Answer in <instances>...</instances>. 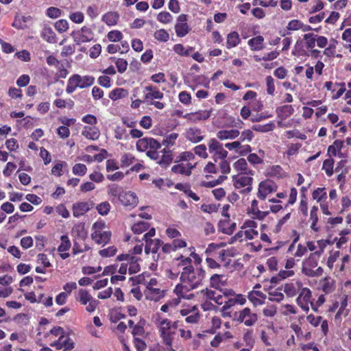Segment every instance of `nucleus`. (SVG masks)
Segmentation results:
<instances>
[{
    "label": "nucleus",
    "instance_id": "nucleus-12",
    "mask_svg": "<svg viewBox=\"0 0 351 351\" xmlns=\"http://www.w3.org/2000/svg\"><path fill=\"white\" fill-rule=\"evenodd\" d=\"M296 302L302 311L307 313L310 309V306L311 307V303L313 302L311 289L308 287H303L298 293Z\"/></svg>",
    "mask_w": 351,
    "mask_h": 351
},
{
    "label": "nucleus",
    "instance_id": "nucleus-60",
    "mask_svg": "<svg viewBox=\"0 0 351 351\" xmlns=\"http://www.w3.org/2000/svg\"><path fill=\"white\" fill-rule=\"evenodd\" d=\"M265 82L267 86V93L269 95L274 96L276 90L274 79L271 75H268L265 78Z\"/></svg>",
    "mask_w": 351,
    "mask_h": 351
},
{
    "label": "nucleus",
    "instance_id": "nucleus-14",
    "mask_svg": "<svg viewBox=\"0 0 351 351\" xmlns=\"http://www.w3.org/2000/svg\"><path fill=\"white\" fill-rule=\"evenodd\" d=\"M71 36L77 45L90 42L94 38V33L93 30L86 26L82 27L78 31L73 32Z\"/></svg>",
    "mask_w": 351,
    "mask_h": 351
},
{
    "label": "nucleus",
    "instance_id": "nucleus-41",
    "mask_svg": "<svg viewBox=\"0 0 351 351\" xmlns=\"http://www.w3.org/2000/svg\"><path fill=\"white\" fill-rule=\"evenodd\" d=\"M241 42L239 34L237 32L232 31L227 35L226 47L232 49L237 47Z\"/></svg>",
    "mask_w": 351,
    "mask_h": 351
},
{
    "label": "nucleus",
    "instance_id": "nucleus-52",
    "mask_svg": "<svg viewBox=\"0 0 351 351\" xmlns=\"http://www.w3.org/2000/svg\"><path fill=\"white\" fill-rule=\"evenodd\" d=\"M110 60L114 62L119 73H123L127 70L128 64L126 60L115 57H111Z\"/></svg>",
    "mask_w": 351,
    "mask_h": 351
},
{
    "label": "nucleus",
    "instance_id": "nucleus-32",
    "mask_svg": "<svg viewBox=\"0 0 351 351\" xmlns=\"http://www.w3.org/2000/svg\"><path fill=\"white\" fill-rule=\"evenodd\" d=\"M51 346L56 347V349L60 350L64 348L65 350H71L74 348L73 342L69 338L60 337L58 340L51 344Z\"/></svg>",
    "mask_w": 351,
    "mask_h": 351
},
{
    "label": "nucleus",
    "instance_id": "nucleus-51",
    "mask_svg": "<svg viewBox=\"0 0 351 351\" xmlns=\"http://www.w3.org/2000/svg\"><path fill=\"white\" fill-rule=\"evenodd\" d=\"M149 223L145 221H138L132 226V230L135 234H141L149 228Z\"/></svg>",
    "mask_w": 351,
    "mask_h": 351
},
{
    "label": "nucleus",
    "instance_id": "nucleus-10",
    "mask_svg": "<svg viewBox=\"0 0 351 351\" xmlns=\"http://www.w3.org/2000/svg\"><path fill=\"white\" fill-rule=\"evenodd\" d=\"M76 300L82 305L88 304L86 307V310L89 313L95 311L99 304V301L94 299L89 292L84 289L79 290Z\"/></svg>",
    "mask_w": 351,
    "mask_h": 351
},
{
    "label": "nucleus",
    "instance_id": "nucleus-19",
    "mask_svg": "<svg viewBox=\"0 0 351 351\" xmlns=\"http://www.w3.org/2000/svg\"><path fill=\"white\" fill-rule=\"evenodd\" d=\"M176 35L178 37H184L190 31L189 25L187 24V15L182 14L178 16L177 23L175 25Z\"/></svg>",
    "mask_w": 351,
    "mask_h": 351
},
{
    "label": "nucleus",
    "instance_id": "nucleus-42",
    "mask_svg": "<svg viewBox=\"0 0 351 351\" xmlns=\"http://www.w3.org/2000/svg\"><path fill=\"white\" fill-rule=\"evenodd\" d=\"M101 19L107 25L113 26L117 24L119 14L117 12H108L102 16Z\"/></svg>",
    "mask_w": 351,
    "mask_h": 351
},
{
    "label": "nucleus",
    "instance_id": "nucleus-63",
    "mask_svg": "<svg viewBox=\"0 0 351 351\" xmlns=\"http://www.w3.org/2000/svg\"><path fill=\"white\" fill-rule=\"evenodd\" d=\"M110 208H111L110 204L107 201L103 202L99 204L96 206V209H97V212L101 215H103V216L107 215L108 214V213L110 212Z\"/></svg>",
    "mask_w": 351,
    "mask_h": 351
},
{
    "label": "nucleus",
    "instance_id": "nucleus-57",
    "mask_svg": "<svg viewBox=\"0 0 351 351\" xmlns=\"http://www.w3.org/2000/svg\"><path fill=\"white\" fill-rule=\"evenodd\" d=\"M136 159L135 157L130 153H125L121 156V167H128L132 164H133Z\"/></svg>",
    "mask_w": 351,
    "mask_h": 351
},
{
    "label": "nucleus",
    "instance_id": "nucleus-20",
    "mask_svg": "<svg viewBox=\"0 0 351 351\" xmlns=\"http://www.w3.org/2000/svg\"><path fill=\"white\" fill-rule=\"evenodd\" d=\"M324 87L331 92L332 99H339L346 90L344 83H332L331 81L326 82Z\"/></svg>",
    "mask_w": 351,
    "mask_h": 351
},
{
    "label": "nucleus",
    "instance_id": "nucleus-47",
    "mask_svg": "<svg viewBox=\"0 0 351 351\" xmlns=\"http://www.w3.org/2000/svg\"><path fill=\"white\" fill-rule=\"evenodd\" d=\"M335 160L331 157L323 162L322 169L324 170L328 177H331L334 173Z\"/></svg>",
    "mask_w": 351,
    "mask_h": 351
},
{
    "label": "nucleus",
    "instance_id": "nucleus-24",
    "mask_svg": "<svg viewBox=\"0 0 351 351\" xmlns=\"http://www.w3.org/2000/svg\"><path fill=\"white\" fill-rule=\"evenodd\" d=\"M94 203L93 202H80L73 204V215L75 217H79L84 215L88 210L93 208Z\"/></svg>",
    "mask_w": 351,
    "mask_h": 351
},
{
    "label": "nucleus",
    "instance_id": "nucleus-39",
    "mask_svg": "<svg viewBox=\"0 0 351 351\" xmlns=\"http://www.w3.org/2000/svg\"><path fill=\"white\" fill-rule=\"evenodd\" d=\"M267 176L280 179L285 177V172L280 165H272L267 169Z\"/></svg>",
    "mask_w": 351,
    "mask_h": 351
},
{
    "label": "nucleus",
    "instance_id": "nucleus-59",
    "mask_svg": "<svg viewBox=\"0 0 351 351\" xmlns=\"http://www.w3.org/2000/svg\"><path fill=\"white\" fill-rule=\"evenodd\" d=\"M323 55L326 56L327 58H332L335 56L341 57L340 54L336 55V46L335 44L330 43L328 47H325L324 48Z\"/></svg>",
    "mask_w": 351,
    "mask_h": 351
},
{
    "label": "nucleus",
    "instance_id": "nucleus-25",
    "mask_svg": "<svg viewBox=\"0 0 351 351\" xmlns=\"http://www.w3.org/2000/svg\"><path fill=\"white\" fill-rule=\"evenodd\" d=\"M303 287V284L300 281H295L285 283L283 287V291L288 297L293 298L300 293Z\"/></svg>",
    "mask_w": 351,
    "mask_h": 351
},
{
    "label": "nucleus",
    "instance_id": "nucleus-58",
    "mask_svg": "<svg viewBox=\"0 0 351 351\" xmlns=\"http://www.w3.org/2000/svg\"><path fill=\"white\" fill-rule=\"evenodd\" d=\"M138 260L135 256H131L129 263V267H128V272L130 274H136L140 270V266L138 263Z\"/></svg>",
    "mask_w": 351,
    "mask_h": 351
},
{
    "label": "nucleus",
    "instance_id": "nucleus-36",
    "mask_svg": "<svg viewBox=\"0 0 351 351\" xmlns=\"http://www.w3.org/2000/svg\"><path fill=\"white\" fill-rule=\"evenodd\" d=\"M264 38L263 36H257L250 38L247 44L252 51H261L264 49Z\"/></svg>",
    "mask_w": 351,
    "mask_h": 351
},
{
    "label": "nucleus",
    "instance_id": "nucleus-5",
    "mask_svg": "<svg viewBox=\"0 0 351 351\" xmlns=\"http://www.w3.org/2000/svg\"><path fill=\"white\" fill-rule=\"evenodd\" d=\"M320 252L311 253L302 264V271L308 277H319L322 275L324 269L317 267Z\"/></svg>",
    "mask_w": 351,
    "mask_h": 351
},
{
    "label": "nucleus",
    "instance_id": "nucleus-29",
    "mask_svg": "<svg viewBox=\"0 0 351 351\" xmlns=\"http://www.w3.org/2000/svg\"><path fill=\"white\" fill-rule=\"evenodd\" d=\"M145 242V252L146 254H149V252L156 254L158 252L160 247L162 245V241L159 239H146Z\"/></svg>",
    "mask_w": 351,
    "mask_h": 351
},
{
    "label": "nucleus",
    "instance_id": "nucleus-44",
    "mask_svg": "<svg viewBox=\"0 0 351 351\" xmlns=\"http://www.w3.org/2000/svg\"><path fill=\"white\" fill-rule=\"evenodd\" d=\"M145 295L147 300L154 301H158L164 296L163 291L158 288L146 289Z\"/></svg>",
    "mask_w": 351,
    "mask_h": 351
},
{
    "label": "nucleus",
    "instance_id": "nucleus-43",
    "mask_svg": "<svg viewBox=\"0 0 351 351\" xmlns=\"http://www.w3.org/2000/svg\"><path fill=\"white\" fill-rule=\"evenodd\" d=\"M128 95V90L123 88H115L109 93L108 97L112 101H117L127 97Z\"/></svg>",
    "mask_w": 351,
    "mask_h": 351
},
{
    "label": "nucleus",
    "instance_id": "nucleus-22",
    "mask_svg": "<svg viewBox=\"0 0 351 351\" xmlns=\"http://www.w3.org/2000/svg\"><path fill=\"white\" fill-rule=\"evenodd\" d=\"M144 100L149 103L154 99H162L164 97V93L158 90V88L152 85L147 86L144 89Z\"/></svg>",
    "mask_w": 351,
    "mask_h": 351
},
{
    "label": "nucleus",
    "instance_id": "nucleus-2",
    "mask_svg": "<svg viewBox=\"0 0 351 351\" xmlns=\"http://www.w3.org/2000/svg\"><path fill=\"white\" fill-rule=\"evenodd\" d=\"M155 324L167 350L176 351L173 348V341L177 336L178 322L158 316Z\"/></svg>",
    "mask_w": 351,
    "mask_h": 351
},
{
    "label": "nucleus",
    "instance_id": "nucleus-23",
    "mask_svg": "<svg viewBox=\"0 0 351 351\" xmlns=\"http://www.w3.org/2000/svg\"><path fill=\"white\" fill-rule=\"evenodd\" d=\"M223 302H223V306L221 308V311L225 313L236 304L243 305L245 304L246 298L242 294H237L234 298L223 299Z\"/></svg>",
    "mask_w": 351,
    "mask_h": 351
},
{
    "label": "nucleus",
    "instance_id": "nucleus-56",
    "mask_svg": "<svg viewBox=\"0 0 351 351\" xmlns=\"http://www.w3.org/2000/svg\"><path fill=\"white\" fill-rule=\"evenodd\" d=\"M60 244L58 247V251L59 252H64L69 250L71 247V243L67 235H62L60 237Z\"/></svg>",
    "mask_w": 351,
    "mask_h": 351
},
{
    "label": "nucleus",
    "instance_id": "nucleus-17",
    "mask_svg": "<svg viewBox=\"0 0 351 351\" xmlns=\"http://www.w3.org/2000/svg\"><path fill=\"white\" fill-rule=\"evenodd\" d=\"M119 201L123 206L132 209L138 205V198L134 192L123 191L120 195Z\"/></svg>",
    "mask_w": 351,
    "mask_h": 351
},
{
    "label": "nucleus",
    "instance_id": "nucleus-34",
    "mask_svg": "<svg viewBox=\"0 0 351 351\" xmlns=\"http://www.w3.org/2000/svg\"><path fill=\"white\" fill-rule=\"evenodd\" d=\"M147 322L143 317H140L137 323L134 326L132 329V335L133 337H144L145 334V327Z\"/></svg>",
    "mask_w": 351,
    "mask_h": 351
},
{
    "label": "nucleus",
    "instance_id": "nucleus-30",
    "mask_svg": "<svg viewBox=\"0 0 351 351\" xmlns=\"http://www.w3.org/2000/svg\"><path fill=\"white\" fill-rule=\"evenodd\" d=\"M162 156L159 159H156L157 163L163 168L167 167L173 161V155L171 150L164 148L162 150Z\"/></svg>",
    "mask_w": 351,
    "mask_h": 351
},
{
    "label": "nucleus",
    "instance_id": "nucleus-55",
    "mask_svg": "<svg viewBox=\"0 0 351 351\" xmlns=\"http://www.w3.org/2000/svg\"><path fill=\"white\" fill-rule=\"evenodd\" d=\"M243 339L245 346L250 348H253L255 345V339L253 337V330L247 329L243 335Z\"/></svg>",
    "mask_w": 351,
    "mask_h": 351
},
{
    "label": "nucleus",
    "instance_id": "nucleus-16",
    "mask_svg": "<svg viewBox=\"0 0 351 351\" xmlns=\"http://www.w3.org/2000/svg\"><path fill=\"white\" fill-rule=\"evenodd\" d=\"M173 261L176 263V268H174V269L177 273L176 274L171 273V276H170L171 279L177 278L178 274L181 273V269L182 271H186L191 269L190 267H193L192 260L190 257H184L183 255H180L175 258Z\"/></svg>",
    "mask_w": 351,
    "mask_h": 351
},
{
    "label": "nucleus",
    "instance_id": "nucleus-1",
    "mask_svg": "<svg viewBox=\"0 0 351 351\" xmlns=\"http://www.w3.org/2000/svg\"><path fill=\"white\" fill-rule=\"evenodd\" d=\"M186 271H181L180 282L175 287L173 292L178 298L191 300L194 298L191 291L199 287L206 276V271L201 267L193 266Z\"/></svg>",
    "mask_w": 351,
    "mask_h": 351
},
{
    "label": "nucleus",
    "instance_id": "nucleus-40",
    "mask_svg": "<svg viewBox=\"0 0 351 351\" xmlns=\"http://www.w3.org/2000/svg\"><path fill=\"white\" fill-rule=\"evenodd\" d=\"M319 208L317 206H312L310 210L309 221L311 222V228L315 232L319 231V227L317 226L319 217H318Z\"/></svg>",
    "mask_w": 351,
    "mask_h": 351
},
{
    "label": "nucleus",
    "instance_id": "nucleus-49",
    "mask_svg": "<svg viewBox=\"0 0 351 351\" xmlns=\"http://www.w3.org/2000/svg\"><path fill=\"white\" fill-rule=\"evenodd\" d=\"M234 169L237 171H241V173H250L253 175L252 171L247 172V163L245 158H239L238 159L233 165Z\"/></svg>",
    "mask_w": 351,
    "mask_h": 351
},
{
    "label": "nucleus",
    "instance_id": "nucleus-35",
    "mask_svg": "<svg viewBox=\"0 0 351 351\" xmlns=\"http://www.w3.org/2000/svg\"><path fill=\"white\" fill-rule=\"evenodd\" d=\"M240 134V132L238 130L231 129V130H219L217 133V137L221 140H228V139H234L237 138Z\"/></svg>",
    "mask_w": 351,
    "mask_h": 351
},
{
    "label": "nucleus",
    "instance_id": "nucleus-61",
    "mask_svg": "<svg viewBox=\"0 0 351 351\" xmlns=\"http://www.w3.org/2000/svg\"><path fill=\"white\" fill-rule=\"evenodd\" d=\"M87 167L84 164L77 163L72 168V172L74 175L83 176L86 173Z\"/></svg>",
    "mask_w": 351,
    "mask_h": 351
},
{
    "label": "nucleus",
    "instance_id": "nucleus-11",
    "mask_svg": "<svg viewBox=\"0 0 351 351\" xmlns=\"http://www.w3.org/2000/svg\"><path fill=\"white\" fill-rule=\"evenodd\" d=\"M247 173H239L232 176V182L236 189L246 187L241 192L243 193H250L252 189L253 178L246 176Z\"/></svg>",
    "mask_w": 351,
    "mask_h": 351
},
{
    "label": "nucleus",
    "instance_id": "nucleus-6",
    "mask_svg": "<svg viewBox=\"0 0 351 351\" xmlns=\"http://www.w3.org/2000/svg\"><path fill=\"white\" fill-rule=\"evenodd\" d=\"M95 77L93 75L81 76L79 74L72 75L68 80L66 92L68 94L73 93L79 88H85L91 86L95 83Z\"/></svg>",
    "mask_w": 351,
    "mask_h": 351
},
{
    "label": "nucleus",
    "instance_id": "nucleus-45",
    "mask_svg": "<svg viewBox=\"0 0 351 351\" xmlns=\"http://www.w3.org/2000/svg\"><path fill=\"white\" fill-rule=\"evenodd\" d=\"M107 192L108 195L112 198V200H113L114 198H118L119 199L120 195L123 192V189L121 186H119L116 184H109L107 187Z\"/></svg>",
    "mask_w": 351,
    "mask_h": 351
},
{
    "label": "nucleus",
    "instance_id": "nucleus-15",
    "mask_svg": "<svg viewBox=\"0 0 351 351\" xmlns=\"http://www.w3.org/2000/svg\"><path fill=\"white\" fill-rule=\"evenodd\" d=\"M278 189L277 184L272 180H266L259 183L257 197L261 199L265 200L267 196L276 191Z\"/></svg>",
    "mask_w": 351,
    "mask_h": 351
},
{
    "label": "nucleus",
    "instance_id": "nucleus-38",
    "mask_svg": "<svg viewBox=\"0 0 351 351\" xmlns=\"http://www.w3.org/2000/svg\"><path fill=\"white\" fill-rule=\"evenodd\" d=\"M82 135L90 140H97L100 136L99 130L96 127L85 126L82 131Z\"/></svg>",
    "mask_w": 351,
    "mask_h": 351
},
{
    "label": "nucleus",
    "instance_id": "nucleus-3",
    "mask_svg": "<svg viewBox=\"0 0 351 351\" xmlns=\"http://www.w3.org/2000/svg\"><path fill=\"white\" fill-rule=\"evenodd\" d=\"M195 154L191 152H183L177 157L175 165L171 167V171L176 174L189 176L192 170L196 167L197 162H193Z\"/></svg>",
    "mask_w": 351,
    "mask_h": 351
},
{
    "label": "nucleus",
    "instance_id": "nucleus-64",
    "mask_svg": "<svg viewBox=\"0 0 351 351\" xmlns=\"http://www.w3.org/2000/svg\"><path fill=\"white\" fill-rule=\"evenodd\" d=\"M123 37V34L119 30H112L107 34L108 40L114 43L121 41Z\"/></svg>",
    "mask_w": 351,
    "mask_h": 351
},
{
    "label": "nucleus",
    "instance_id": "nucleus-28",
    "mask_svg": "<svg viewBox=\"0 0 351 351\" xmlns=\"http://www.w3.org/2000/svg\"><path fill=\"white\" fill-rule=\"evenodd\" d=\"M247 298L254 306H258L265 303L266 295L260 291L252 290L248 293Z\"/></svg>",
    "mask_w": 351,
    "mask_h": 351
},
{
    "label": "nucleus",
    "instance_id": "nucleus-18",
    "mask_svg": "<svg viewBox=\"0 0 351 351\" xmlns=\"http://www.w3.org/2000/svg\"><path fill=\"white\" fill-rule=\"evenodd\" d=\"M184 136L193 143L201 142L205 137V133L197 126L190 127L185 130Z\"/></svg>",
    "mask_w": 351,
    "mask_h": 351
},
{
    "label": "nucleus",
    "instance_id": "nucleus-46",
    "mask_svg": "<svg viewBox=\"0 0 351 351\" xmlns=\"http://www.w3.org/2000/svg\"><path fill=\"white\" fill-rule=\"evenodd\" d=\"M219 228L224 234L231 235L236 229V223L233 222L230 224V219L220 221Z\"/></svg>",
    "mask_w": 351,
    "mask_h": 351
},
{
    "label": "nucleus",
    "instance_id": "nucleus-31",
    "mask_svg": "<svg viewBox=\"0 0 351 351\" xmlns=\"http://www.w3.org/2000/svg\"><path fill=\"white\" fill-rule=\"evenodd\" d=\"M203 295L207 300H213L216 304L219 305L223 304V300L224 299V296L221 294L217 293L216 291L206 288V289H203L202 291Z\"/></svg>",
    "mask_w": 351,
    "mask_h": 351
},
{
    "label": "nucleus",
    "instance_id": "nucleus-37",
    "mask_svg": "<svg viewBox=\"0 0 351 351\" xmlns=\"http://www.w3.org/2000/svg\"><path fill=\"white\" fill-rule=\"evenodd\" d=\"M40 36L43 40L49 43H56L58 41L56 33L51 27L48 26L43 27Z\"/></svg>",
    "mask_w": 351,
    "mask_h": 351
},
{
    "label": "nucleus",
    "instance_id": "nucleus-7",
    "mask_svg": "<svg viewBox=\"0 0 351 351\" xmlns=\"http://www.w3.org/2000/svg\"><path fill=\"white\" fill-rule=\"evenodd\" d=\"M106 223L104 221H97L93 225L91 239L97 244L105 245L108 243L111 239V232L104 230Z\"/></svg>",
    "mask_w": 351,
    "mask_h": 351
},
{
    "label": "nucleus",
    "instance_id": "nucleus-53",
    "mask_svg": "<svg viewBox=\"0 0 351 351\" xmlns=\"http://www.w3.org/2000/svg\"><path fill=\"white\" fill-rule=\"evenodd\" d=\"M173 49L178 55L186 57L189 56L191 53L194 51V47H189L187 49H185L182 44H176Z\"/></svg>",
    "mask_w": 351,
    "mask_h": 351
},
{
    "label": "nucleus",
    "instance_id": "nucleus-33",
    "mask_svg": "<svg viewBox=\"0 0 351 351\" xmlns=\"http://www.w3.org/2000/svg\"><path fill=\"white\" fill-rule=\"evenodd\" d=\"M294 113L292 105L286 104L276 108V114L281 120H285Z\"/></svg>",
    "mask_w": 351,
    "mask_h": 351
},
{
    "label": "nucleus",
    "instance_id": "nucleus-54",
    "mask_svg": "<svg viewBox=\"0 0 351 351\" xmlns=\"http://www.w3.org/2000/svg\"><path fill=\"white\" fill-rule=\"evenodd\" d=\"M312 197L314 199L317 200V202H322L327 198V193L325 188H317L313 191Z\"/></svg>",
    "mask_w": 351,
    "mask_h": 351
},
{
    "label": "nucleus",
    "instance_id": "nucleus-27",
    "mask_svg": "<svg viewBox=\"0 0 351 351\" xmlns=\"http://www.w3.org/2000/svg\"><path fill=\"white\" fill-rule=\"evenodd\" d=\"M320 289L325 293H332L336 288L335 280L330 276H326L319 282Z\"/></svg>",
    "mask_w": 351,
    "mask_h": 351
},
{
    "label": "nucleus",
    "instance_id": "nucleus-62",
    "mask_svg": "<svg viewBox=\"0 0 351 351\" xmlns=\"http://www.w3.org/2000/svg\"><path fill=\"white\" fill-rule=\"evenodd\" d=\"M200 319L199 312L194 308L191 314H189L186 318L185 322L189 324H196Z\"/></svg>",
    "mask_w": 351,
    "mask_h": 351
},
{
    "label": "nucleus",
    "instance_id": "nucleus-4",
    "mask_svg": "<svg viewBox=\"0 0 351 351\" xmlns=\"http://www.w3.org/2000/svg\"><path fill=\"white\" fill-rule=\"evenodd\" d=\"M136 149L139 152H147V156L152 160L159 159V152L161 144L159 141L152 137H144L137 141Z\"/></svg>",
    "mask_w": 351,
    "mask_h": 351
},
{
    "label": "nucleus",
    "instance_id": "nucleus-9",
    "mask_svg": "<svg viewBox=\"0 0 351 351\" xmlns=\"http://www.w3.org/2000/svg\"><path fill=\"white\" fill-rule=\"evenodd\" d=\"M258 317L256 313L252 311V310L245 307L243 309L235 312L234 314V320L239 323H243L246 326H252L258 321Z\"/></svg>",
    "mask_w": 351,
    "mask_h": 351
},
{
    "label": "nucleus",
    "instance_id": "nucleus-48",
    "mask_svg": "<svg viewBox=\"0 0 351 351\" xmlns=\"http://www.w3.org/2000/svg\"><path fill=\"white\" fill-rule=\"evenodd\" d=\"M343 142L341 140H335L333 143L328 147V155L331 156H336L338 152H340L343 147Z\"/></svg>",
    "mask_w": 351,
    "mask_h": 351
},
{
    "label": "nucleus",
    "instance_id": "nucleus-13",
    "mask_svg": "<svg viewBox=\"0 0 351 351\" xmlns=\"http://www.w3.org/2000/svg\"><path fill=\"white\" fill-rule=\"evenodd\" d=\"M292 54L298 57L308 56L315 59L322 57V51L319 49L313 48L308 51L305 50L300 40H297L294 49L292 51Z\"/></svg>",
    "mask_w": 351,
    "mask_h": 351
},
{
    "label": "nucleus",
    "instance_id": "nucleus-50",
    "mask_svg": "<svg viewBox=\"0 0 351 351\" xmlns=\"http://www.w3.org/2000/svg\"><path fill=\"white\" fill-rule=\"evenodd\" d=\"M279 55H280V51H272L271 52L264 54V56L262 57H261L258 55H254L253 56V58L256 62H261L262 60L271 61V60L276 59Z\"/></svg>",
    "mask_w": 351,
    "mask_h": 351
},
{
    "label": "nucleus",
    "instance_id": "nucleus-21",
    "mask_svg": "<svg viewBox=\"0 0 351 351\" xmlns=\"http://www.w3.org/2000/svg\"><path fill=\"white\" fill-rule=\"evenodd\" d=\"M212 110H198L195 112L186 113L183 118L187 119L193 123H197L201 121L207 120L211 114Z\"/></svg>",
    "mask_w": 351,
    "mask_h": 351
},
{
    "label": "nucleus",
    "instance_id": "nucleus-26",
    "mask_svg": "<svg viewBox=\"0 0 351 351\" xmlns=\"http://www.w3.org/2000/svg\"><path fill=\"white\" fill-rule=\"evenodd\" d=\"M227 281V277L223 274H214L210 278V286L212 288L221 291V288L225 286Z\"/></svg>",
    "mask_w": 351,
    "mask_h": 351
},
{
    "label": "nucleus",
    "instance_id": "nucleus-8",
    "mask_svg": "<svg viewBox=\"0 0 351 351\" xmlns=\"http://www.w3.org/2000/svg\"><path fill=\"white\" fill-rule=\"evenodd\" d=\"M304 40L305 50L313 49L317 45L319 48H324L328 45V40L324 36L315 34L314 33H307L303 35Z\"/></svg>",
    "mask_w": 351,
    "mask_h": 351
}]
</instances>
